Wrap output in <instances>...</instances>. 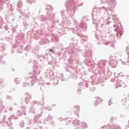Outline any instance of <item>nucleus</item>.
<instances>
[{
	"label": "nucleus",
	"instance_id": "obj_1",
	"mask_svg": "<svg viewBox=\"0 0 129 129\" xmlns=\"http://www.w3.org/2000/svg\"><path fill=\"white\" fill-rule=\"evenodd\" d=\"M49 52H53V49H50Z\"/></svg>",
	"mask_w": 129,
	"mask_h": 129
}]
</instances>
